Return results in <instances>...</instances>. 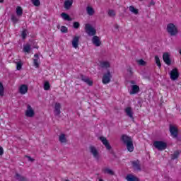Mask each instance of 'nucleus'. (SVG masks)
<instances>
[{"label": "nucleus", "mask_w": 181, "mask_h": 181, "mask_svg": "<svg viewBox=\"0 0 181 181\" xmlns=\"http://www.w3.org/2000/svg\"><path fill=\"white\" fill-rule=\"evenodd\" d=\"M34 57H36L35 59H33L34 66L37 69H39V63H40V59H39V55L37 54H35L34 55Z\"/></svg>", "instance_id": "nucleus-22"}, {"label": "nucleus", "mask_w": 181, "mask_h": 181, "mask_svg": "<svg viewBox=\"0 0 181 181\" xmlns=\"http://www.w3.org/2000/svg\"><path fill=\"white\" fill-rule=\"evenodd\" d=\"M25 158H28V160H30V162H35V159L32 158L30 156H25Z\"/></svg>", "instance_id": "nucleus-46"}, {"label": "nucleus", "mask_w": 181, "mask_h": 181, "mask_svg": "<svg viewBox=\"0 0 181 181\" xmlns=\"http://www.w3.org/2000/svg\"><path fill=\"white\" fill-rule=\"evenodd\" d=\"M132 164L134 170H141V165H139V160L132 161Z\"/></svg>", "instance_id": "nucleus-23"}, {"label": "nucleus", "mask_w": 181, "mask_h": 181, "mask_svg": "<svg viewBox=\"0 0 181 181\" xmlns=\"http://www.w3.org/2000/svg\"><path fill=\"white\" fill-rule=\"evenodd\" d=\"M126 180L127 181H139V178L138 177H136L135 175L132 174H128L126 177Z\"/></svg>", "instance_id": "nucleus-19"}, {"label": "nucleus", "mask_w": 181, "mask_h": 181, "mask_svg": "<svg viewBox=\"0 0 181 181\" xmlns=\"http://www.w3.org/2000/svg\"><path fill=\"white\" fill-rule=\"evenodd\" d=\"M85 32L88 36H95L97 30L93 27L92 25L87 23L85 25Z\"/></svg>", "instance_id": "nucleus-2"}, {"label": "nucleus", "mask_w": 181, "mask_h": 181, "mask_svg": "<svg viewBox=\"0 0 181 181\" xmlns=\"http://www.w3.org/2000/svg\"><path fill=\"white\" fill-rule=\"evenodd\" d=\"M112 78V75H111V72L107 71L106 74H104L103 77L102 78V81L103 84H108L111 81V78Z\"/></svg>", "instance_id": "nucleus-5"}, {"label": "nucleus", "mask_w": 181, "mask_h": 181, "mask_svg": "<svg viewBox=\"0 0 181 181\" xmlns=\"http://www.w3.org/2000/svg\"><path fill=\"white\" fill-rule=\"evenodd\" d=\"M92 43H93L97 47L101 46V41L100 40V37L96 35H94L92 38Z\"/></svg>", "instance_id": "nucleus-13"}, {"label": "nucleus", "mask_w": 181, "mask_h": 181, "mask_svg": "<svg viewBox=\"0 0 181 181\" xmlns=\"http://www.w3.org/2000/svg\"><path fill=\"white\" fill-rule=\"evenodd\" d=\"M167 32L170 35V36H176V35L179 33L177 30V27L173 23H169L167 25Z\"/></svg>", "instance_id": "nucleus-1"}, {"label": "nucleus", "mask_w": 181, "mask_h": 181, "mask_svg": "<svg viewBox=\"0 0 181 181\" xmlns=\"http://www.w3.org/2000/svg\"><path fill=\"white\" fill-rule=\"evenodd\" d=\"M170 132L173 138H177V128L176 127L170 124Z\"/></svg>", "instance_id": "nucleus-11"}, {"label": "nucleus", "mask_w": 181, "mask_h": 181, "mask_svg": "<svg viewBox=\"0 0 181 181\" xmlns=\"http://www.w3.org/2000/svg\"><path fill=\"white\" fill-rule=\"evenodd\" d=\"M78 43H80V37L74 36L72 40V46L74 49L78 47Z\"/></svg>", "instance_id": "nucleus-12"}, {"label": "nucleus", "mask_w": 181, "mask_h": 181, "mask_svg": "<svg viewBox=\"0 0 181 181\" xmlns=\"http://www.w3.org/2000/svg\"><path fill=\"white\" fill-rule=\"evenodd\" d=\"M150 5H155V3H154L153 1H151V2L150 3Z\"/></svg>", "instance_id": "nucleus-49"}, {"label": "nucleus", "mask_w": 181, "mask_h": 181, "mask_svg": "<svg viewBox=\"0 0 181 181\" xmlns=\"http://www.w3.org/2000/svg\"><path fill=\"white\" fill-rule=\"evenodd\" d=\"M108 16H110L111 18H114V16H115V11L114 10H109Z\"/></svg>", "instance_id": "nucleus-41"}, {"label": "nucleus", "mask_w": 181, "mask_h": 181, "mask_svg": "<svg viewBox=\"0 0 181 181\" xmlns=\"http://www.w3.org/2000/svg\"><path fill=\"white\" fill-rule=\"evenodd\" d=\"M16 69L17 70H21L22 66H23V63L21 62V61L16 62Z\"/></svg>", "instance_id": "nucleus-36"}, {"label": "nucleus", "mask_w": 181, "mask_h": 181, "mask_svg": "<svg viewBox=\"0 0 181 181\" xmlns=\"http://www.w3.org/2000/svg\"><path fill=\"white\" fill-rule=\"evenodd\" d=\"M86 12L89 16H93L94 13H95V11H94V8L91 6H87L86 7Z\"/></svg>", "instance_id": "nucleus-26"}, {"label": "nucleus", "mask_w": 181, "mask_h": 181, "mask_svg": "<svg viewBox=\"0 0 181 181\" xmlns=\"http://www.w3.org/2000/svg\"><path fill=\"white\" fill-rule=\"evenodd\" d=\"M89 149L93 158H95L96 160H100V153H98V150H97V148L94 146H90L89 147Z\"/></svg>", "instance_id": "nucleus-4"}, {"label": "nucleus", "mask_w": 181, "mask_h": 181, "mask_svg": "<svg viewBox=\"0 0 181 181\" xmlns=\"http://www.w3.org/2000/svg\"><path fill=\"white\" fill-rule=\"evenodd\" d=\"M11 21H12V22H13V23H16L18 22V21H19V20L18 19V18H16V16L13 15L11 16Z\"/></svg>", "instance_id": "nucleus-42"}, {"label": "nucleus", "mask_w": 181, "mask_h": 181, "mask_svg": "<svg viewBox=\"0 0 181 181\" xmlns=\"http://www.w3.org/2000/svg\"><path fill=\"white\" fill-rule=\"evenodd\" d=\"M137 93H139V86L137 85L132 86V91L130 92V94H136Z\"/></svg>", "instance_id": "nucleus-25"}, {"label": "nucleus", "mask_w": 181, "mask_h": 181, "mask_svg": "<svg viewBox=\"0 0 181 181\" xmlns=\"http://www.w3.org/2000/svg\"><path fill=\"white\" fill-rule=\"evenodd\" d=\"M124 112H126L127 117H129V118H134V112H132V107H126L124 110Z\"/></svg>", "instance_id": "nucleus-17"}, {"label": "nucleus", "mask_w": 181, "mask_h": 181, "mask_svg": "<svg viewBox=\"0 0 181 181\" xmlns=\"http://www.w3.org/2000/svg\"><path fill=\"white\" fill-rule=\"evenodd\" d=\"M61 108H62V105H60V103H55L54 110V115H60L62 112L60 111Z\"/></svg>", "instance_id": "nucleus-14"}, {"label": "nucleus", "mask_w": 181, "mask_h": 181, "mask_svg": "<svg viewBox=\"0 0 181 181\" xmlns=\"http://www.w3.org/2000/svg\"><path fill=\"white\" fill-rule=\"evenodd\" d=\"M74 29H78L80 28V23L74 22Z\"/></svg>", "instance_id": "nucleus-44"}, {"label": "nucleus", "mask_w": 181, "mask_h": 181, "mask_svg": "<svg viewBox=\"0 0 181 181\" xmlns=\"http://www.w3.org/2000/svg\"><path fill=\"white\" fill-rule=\"evenodd\" d=\"M23 52H25V53H29L30 52V45L29 44L24 45Z\"/></svg>", "instance_id": "nucleus-33"}, {"label": "nucleus", "mask_w": 181, "mask_h": 181, "mask_svg": "<svg viewBox=\"0 0 181 181\" xmlns=\"http://www.w3.org/2000/svg\"><path fill=\"white\" fill-rule=\"evenodd\" d=\"M28 90H29V87L28 86V85L23 84V85L20 86L18 91H19L20 94H22L23 95L26 94V93H28Z\"/></svg>", "instance_id": "nucleus-10"}, {"label": "nucleus", "mask_w": 181, "mask_h": 181, "mask_svg": "<svg viewBox=\"0 0 181 181\" xmlns=\"http://www.w3.org/2000/svg\"><path fill=\"white\" fill-rule=\"evenodd\" d=\"M155 61H156L157 66L159 67V69H160V67H162V64H160V59H159V57L156 56Z\"/></svg>", "instance_id": "nucleus-34"}, {"label": "nucleus", "mask_w": 181, "mask_h": 181, "mask_svg": "<svg viewBox=\"0 0 181 181\" xmlns=\"http://www.w3.org/2000/svg\"><path fill=\"white\" fill-rule=\"evenodd\" d=\"M100 66L103 69H107V67H110V62H100Z\"/></svg>", "instance_id": "nucleus-32"}, {"label": "nucleus", "mask_w": 181, "mask_h": 181, "mask_svg": "<svg viewBox=\"0 0 181 181\" xmlns=\"http://www.w3.org/2000/svg\"><path fill=\"white\" fill-rule=\"evenodd\" d=\"M170 78H171L173 81L179 78V71H177V69L175 68L170 72Z\"/></svg>", "instance_id": "nucleus-6"}, {"label": "nucleus", "mask_w": 181, "mask_h": 181, "mask_svg": "<svg viewBox=\"0 0 181 181\" xmlns=\"http://www.w3.org/2000/svg\"><path fill=\"white\" fill-rule=\"evenodd\" d=\"M115 28L118 29V25H116Z\"/></svg>", "instance_id": "nucleus-50"}, {"label": "nucleus", "mask_w": 181, "mask_h": 181, "mask_svg": "<svg viewBox=\"0 0 181 181\" xmlns=\"http://www.w3.org/2000/svg\"><path fill=\"white\" fill-rule=\"evenodd\" d=\"M153 146L156 148L158 151H165L166 149L168 144L163 141H156L153 143Z\"/></svg>", "instance_id": "nucleus-3"}, {"label": "nucleus", "mask_w": 181, "mask_h": 181, "mask_svg": "<svg viewBox=\"0 0 181 181\" xmlns=\"http://www.w3.org/2000/svg\"><path fill=\"white\" fill-rule=\"evenodd\" d=\"M15 179L18 181H29V179L25 176L21 175V174L16 173L15 175Z\"/></svg>", "instance_id": "nucleus-15"}, {"label": "nucleus", "mask_w": 181, "mask_h": 181, "mask_svg": "<svg viewBox=\"0 0 181 181\" xmlns=\"http://www.w3.org/2000/svg\"><path fill=\"white\" fill-rule=\"evenodd\" d=\"M102 172L105 173V175H110L111 176H114L115 175V173L114 171L108 168H105L102 170Z\"/></svg>", "instance_id": "nucleus-21"}, {"label": "nucleus", "mask_w": 181, "mask_h": 181, "mask_svg": "<svg viewBox=\"0 0 181 181\" xmlns=\"http://www.w3.org/2000/svg\"><path fill=\"white\" fill-rule=\"evenodd\" d=\"M61 16L62 18H64V21H68L69 22H71V21H73V19L70 18V16H69V14L66 13H62L61 14Z\"/></svg>", "instance_id": "nucleus-27"}, {"label": "nucleus", "mask_w": 181, "mask_h": 181, "mask_svg": "<svg viewBox=\"0 0 181 181\" xmlns=\"http://www.w3.org/2000/svg\"><path fill=\"white\" fill-rule=\"evenodd\" d=\"M1 155H4V148L0 147V156H1Z\"/></svg>", "instance_id": "nucleus-47"}, {"label": "nucleus", "mask_w": 181, "mask_h": 181, "mask_svg": "<svg viewBox=\"0 0 181 181\" xmlns=\"http://www.w3.org/2000/svg\"><path fill=\"white\" fill-rule=\"evenodd\" d=\"M25 115L28 117V118H33V117H35V110H33V108H32V106H30V105H27Z\"/></svg>", "instance_id": "nucleus-7"}, {"label": "nucleus", "mask_w": 181, "mask_h": 181, "mask_svg": "<svg viewBox=\"0 0 181 181\" xmlns=\"http://www.w3.org/2000/svg\"><path fill=\"white\" fill-rule=\"evenodd\" d=\"M99 181H104L103 179H100Z\"/></svg>", "instance_id": "nucleus-51"}, {"label": "nucleus", "mask_w": 181, "mask_h": 181, "mask_svg": "<svg viewBox=\"0 0 181 181\" xmlns=\"http://www.w3.org/2000/svg\"><path fill=\"white\" fill-rule=\"evenodd\" d=\"M69 31V29L67 28V27L64 26V25H62L61 27V32L62 33H67V32Z\"/></svg>", "instance_id": "nucleus-40"}, {"label": "nucleus", "mask_w": 181, "mask_h": 181, "mask_svg": "<svg viewBox=\"0 0 181 181\" xmlns=\"http://www.w3.org/2000/svg\"><path fill=\"white\" fill-rule=\"evenodd\" d=\"M122 141H123L124 144L127 145V144L132 142V139L126 134H123L122 136Z\"/></svg>", "instance_id": "nucleus-16"}, {"label": "nucleus", "mask_w": 181, "mask_h": 181, "mask_svg": "<svg viewBox=\"0 0 181 181\" xmlns=\"http://www.w3.org/2000/svg\"><path fill=\"white\" fill-rule=\"evenodd\" d=\"M44 90L47 91L48 90H50V83L49 81H45L44 83Z\"/></svg>", "instance_id": "nucleus-35"}, {"label": "nucleus", "mask_w": 181, "mask_h": 181, "mask_svg": "<svg viewBox=\"0 0 181 181\" xmlns=\"http://www.w3.org/2000/svg\"><path fill=\"white\" fill-rule=\"evenodd\" d=\"M23 13V10L22 9V7L18 6L16 8V14L18 15V16H22Z\"/></svg>", "instance_id": "nucleus-31"}, {"label": "nucleus", "mask_w": 181, "mask_h": 181, "mask_svg": "<svg viewBox=\"0 0 181 181\" xmlns=\"http://www.w3.org/2000/svg\"><path fill=\"white\" fill-rule=\"evenodd\" d=\"M100 140L101 141L102 144L105 146L106 149H107V151H111V145H110V142H108L107 138L104 136H100Z\"/></svg>", "instance_id": "nucleus-9"}, {"label": "nucleus", "mask_w": 181, "mask_h": 181, "mask_svg": "<svg viewBox=\"0 0 181 181\" xmlns=\"http://www.w3.org/2000/svg\"><path fill=\"white\" fill-rule=\"evenodd\" d=\"M0 2H4V0H0Z\"/></svg>", "instance_id": "nucleus-52"}, {"label": "nucleus", "mask_w": 181, "mask_h": 181, "mask_svg": "<svg viewBox=\"0 0 181 181\" xmlns=\"http://www.w3.org/2000/svg\"><path fill=\"white\" fill-rule=\"evenodd\" d=\"M73 5V0H66L64 3V7L65 9H70Z\"/></svg>", "instance_id": "nucleus-20"}, {"label": "nucleus", "mask_w": 181, "mask_h": 181, "mask_svg": "<svg viewBox=\"0 0 181 181\" xmlns=\"http://www.w3.org/2000/svg\"><path fill=\"white\" fill-rule=\"evenodd\" d=\"M179 155H180V151H175L173 154L171 155V159L175 160L179 158Z\"/></svg>", "instance_id": "nucleus-29"}, {"label": "nucleus", "mask_w": 181, "mask_h": 181, "mask_svg": "<svg viewBox=\"0 0 181 181\" xmlns=\"http://www.w3.org/2000/svg\"><path fill=\"white\" fill-rule=\"evenodd\" d=\"M81 78L82 81H84V83H86V84H88L89 86H93V81H91V79H90V78H88L87 76H84L83 75H81Z\"/></svg>", "instance_id": "nucleus-18"}, {"label": "nucleus", "mask_w": 181, "mask_h": 181, "mask_svg": "<svg viewBox=\"0 0 181 181\" xmlns=\"http://www.w3.org/2000/svg\"><path fill=\"white\" fill-rule=\"evenodd\" d=\"M4 85H2V83L0 82V97H4Z\"/></svg>", "instance_id": "nucleus-37"}, {"label": "nucleus", "mask_w": 181, "mask_h": 181, "mask_svg": "<svg viewBox=\"0 0 181 181\" xmlns=\"http://www.w3.org/2000/svg\"><path fill=\"white\" fill-rule=\"evenodd\" d=\"M28 30H23L21 33V36L23 40L26 39V36H28Z\"/></svg>", "instance_id": "nucleus-39"}, {"label": "nucleus", "mask_w": 181, "mask_h": 181, "mask_svg": "<svg viewBox=\"0 0 181 181\" xmlns=\"http://www.w3.org/2000/svg\"><path fill=\"white\" fill-rule=\"evenodd\" d=\"M126 146L129 152H134V143L132 141L126 144Z\"/></svg>", "instance_id": "nucleus-28"}, {"label": "nucleus", "mask_w": 181, "mask_h": 181, "mask_svg": "<svg viewBox=\"0 0 181 181\" xmlns=\"http://www.w3.org/2000/svg\"><path fill=\"white\" fill-rule=\"evenodd\" d=\"M163 60L164 63H165V64H167L168 66H170V64H172V61L170 60V55L168 52H165L163 54Z\"/></svg>", "instance_id": "nucleus-8"}, {"label": "nucleus", "mask_w": 181, "mask_h": 181, "mask_svg": "<svg viewBox=\"0 0 181 181\" xmlns=\"http://www.w3.org/2000/svg\"><path fill=\"white\" fill-rule=\"evenodd\" d=\"M59 141L61 144H67V138H66V134H61L59 136Z\"/></svg>", "instance_id": "nucleus-24"}, {"label": "nucleus", "mask_w": 181, "mask_h": 181, "mask_svg": "<svg viewBox=\"0 0 181 181\" xmlns=\"http://www.w3.org/2000/svg\"><path fill=\"white\" fill-rule=\"evenodd\" d=\"M128 73H129L130 76H132V74H134V72L132 71V68L129 67L127 69Z\"/></svg>", "instance_id": "nucleus-45"}, {"label": "nucleus", "mask_w": 181, "mask_h": 181, "mask_svg": "<svg viewBox=\"0 0 181 181\" xmlns=\"http://www.w3.org/2000/svg\"><path fill=\"white\" fill-rule=\"evenodd\" d=\"M130 83L131 84H135V81H131Z\"/></svg>", "instance_id": "nucleus-48"}, {"label": "nucleus", "mask_w": 181, "mask_h": 181, "mask_svg": "<svg viewBox=\"0 0 181 181\" xmlns=\"http://www.w3.org/2000/svg\"><path fill=\"white\" fill-rule=\"evenodd\" d=\"M129 9L130 12H132V13H134V15H138L139 11H138V9L135 8V7H134V6H130L129 7Z\"/></svg>", "instance_id": "nucleus-30"}, {"label": "nucleus", "mask_w": 181, "mask_h": 181, "mask_svg": "<svg viewBox=\"0 0 181 181\" xmlns=\"http://www.w3.org/2000/svg\"><path fill=\"white\" fill-rule=\"evenodd\" d=\"M31 2L34 5V6H40V0H31Z\"/></svg>", "instance_id": "nucleus-38"}, {"label": "nucleus", "mask_w": 181, "mask_h": 181, "mask_svg": "<svg viewBox=\"0 0 181 181\" xmlns=\"http://www.w3.org/2000/svg\"><path fill=\"white\" fill-rule=\"evenodd\" d=\"M138 63L139 66H145L146 64V62H145V61H144L143 59H139L138 61Z\"/></svg>", "instance_id": "nucleus-43"}]
</instances>
